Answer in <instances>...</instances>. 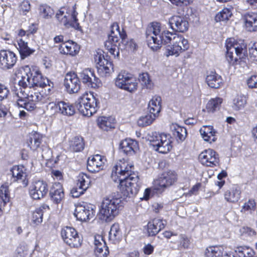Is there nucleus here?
I'll list each match as a JSON object with an SVG mask.
<instances>
[{
  "label": "nucleus",
  "instance_id": "c03bdc74",
  "mask_svg": "<svg viewBox=\"0 0 257 257\" xmlns=\"http://www.w3.org/2000/svg\"><path fill=\"white\" fill-rule=\"evenodd\" d=\"M172 133L173 135L178 142H182L184 141L187 135L186 128L177 124H173Z\"/></svg>",
  "mask_w": 257,
  "mask_h": 257
},
{
  "label": "nucleus",
  "instance_id": "6e6d98bb",
  "mask_svg": "<svg viewBox=\"0 0 257 257\" xmlns=\"http://www.w3.org/2000/svg\"><path fill=\"white\" fill-rule=\"evenodd\" d=\"M156 117H157L150 113L149 114L141 117L138 122L140 125L143 126H148L152 124Z\"/></svg>",
  "mask_w": 257,
  "mask_h": 257
},
{
  "label": "nucleus",
  "instance_id": "864d4df0",
  "mask_svg": "<svg viewBox=\"0 0 257 257\" xmlns=\"http://www.w3.org/2000/svg\"><path fill=\"white\" fill-rule=\"evenodd\" d=\"M39 10L40 15L45 19L50 18L54 14L53 9L46 5H41Z\"/></svg>",
  "mask_w": 257,
  "mask_h": 257
},
{
  "label": "nucleus",
  "instance_id": "393cba45",
  "mask_svg": "<svg viewBox=\"0 0 257 257\" xmlns=\"http://www.w3.org/2000/svg\"><path fill=\"white\" fill-rule=\"evenodd\" d=\"M94 253L96 257H107L109 254L108 247L101 235L94 237Z\"/></svg>",
  "mask_w": 257,
  "mask_h": 257
},
{
  "label": "nucleus",
  "instance_id": "f03ea898",
  "mask_svg": "<svg viewBox=\"0 0 257 257\" xmlns=\"http://www.w3.org/2000/svg\"><path fill=\"white\" fill-rule=\"evenodd\" d=\"M15 91L18 98L17 100L18 106L29 111L34 110L39 102L45 103L49 99L47 95L42 94L35 88L29 87L27 92L22 89L20 92L17 89Z\"/></svg>",
  "mask_w": 257,
  "mask_h": 257
},
{
  "label": "nucleus",
  "instance_id": "e433bc0d",
  "mask_svg": "<svg viewBox=\"0 0 257 257\" xmlns=\"http://www.w3.org/2000/svg\"><path fill=\"white\" fill-rule=\"evenodd\" d=\"M161 97L159 96H155L153 97L149 103V110L150 113L152 114L155 116L158 117L161 110Z\"/></svg>",
  "mask_w": 257,
  "mask_h": 257
},
{
  "label": "nucleus",
  "instance_id": "5fc2aeb1",
  "mask_svg": "<svg viewBox=\"0 0 257 257\" xmlns=\"http://www.w3.org/2000/svg\"><path fill=\"white\" fill-rule=\"evenodd\" d=\"M97 70L100 76L105 77L110 75L113 72V68L108 67L107 65H96Z\"/></svg>",
  "mask_w": 257,
  "mask_h": 257
},
{
  "label": "nucleus",
  "instance_id": "a18cd8bd",
  "mask_svg": "<svg viewBox=\"0 0 257 257\" xmlns=\"http://www.w3.org/2000/svg\"><path fill=\"white\" fill-rule=\"evenodd\" d=\"M76 181V184L86 191L90 187L92 182L90 177L83 172L79 174Z\"/></svg>",
  "mask_w": 257,
  "mask_h": 257
},
{
  "label": "nucleus",
  "instance_id": "39448f33",
  "mask_svg": "<svg viewBox=\"0 0 257 257\" xmlns=\"http://www.w3.org/2000/svg\"><path fill=\"white\" fill-rule=\"evenodd\" d=\"M93 94V92H85L78 98L76 102L78 110L84 116H91L99 109V100Z\"/></svg>",
  "mask_w": 257,
  "mask_h": 257
},
{
  "label": "nucleus",
  "instance_id": "680f3d73",
  "mask_svg": "<svg viewBox=\"0 0 257 257\" xmlns=\"http://www.w3.org/2000/svg\"><path fill=\"white\" fill-rule=\"evenodd\" d=\"M247 85L250 88H257V75H251L247 80Z\"/></svg>",
  "mask_w": 257,
  "mask_h": 257
},
{
  "label": "nucleus",
  "instance_id": "f3484780",
  "mask_svg": "<svg viewBox=\"0 0 257 257\" xmlns=\"http://www.w3.org/2000/svg\"><path fill=\"white\" fill-rule=\"evenodd\" d=\"M45 136L37 131H33L28 135L26 143L28 147L33 151L43 150L46 147L47 143L44 140Z\"/></svg>",
  "mask_w": 257,
  "mask_h": 257
},
{
  "label": "nucleus",
  "instance_id": "4be33fe9",
  "mask_svg": "<svg viewBox=\"0 0 257 257\" xmlns=\"http://www.w3.org/2000/svg\"><path fill=\"white\" fill-rule=\"evenodd\" d=\"M120 150L125 155L132 156L136 154L139 150V142L136 140L125 138L119 144Z\"/></svg>",
  "mask_w": 257,
  "mask_h": 257
},
{
  "label": "nucleus",
  "instance_id": "5701e85b",
  "mask_svg": "<svg viewBox=\"0 0 257 257\" xmlns=\"http://www.w3.org/2000/svg\"><path fill=\"white\" fill-rule=\"evenodd\" d=\"M169 23L171 28L176 32L184 33L189 27L187 18L181 16H173L169 19Z\"/></svg>",
  "mask_w": 257,
  "mask_h": 257
},
{
  "label": "nucleus",
  "instance_id": "20e7f679",
  "mask_svg": "<svg viewBox=\"0 0 257 257\" xmlns=\"http://www.w3.org/2000/svg\"><path fill=\"white\" fill-rule=\"evenodd\" d=\"M166 31L161 24L153 22L149 25L146 31L147 41L148 46L153 51H157L165 42Z\"/></svg>",
  "mask_w": 257,
  "mask_h": 257
},
{
  "label": "nucleus",
  "instance_id": "13d9d810",
  "mask_svg": "<svg viewBox=\"0 0 257 257\" xmlns=\"http://www.w3.org/2000/svg\"><path fill=\"white\" fill-rule=\"evenodd\" d=\"M86 191L78 185L77 184L73 187L70 191L72 196L73 198H78L84 194Z\"/></svg>",
  "mask_w": 257,
  "mask_h": 257
},
{
  "label": "nucleus",
  "instance_id": "3c124183",
  "mask_svg": "<svg viewBox=\"0 0 257 257\" xmlns=\"http://www.w3.org/2000/svg\"><path fill=\"white\" fill-rule=\"evenodd\" d=\"M0 201L4 206L10 201L9 188L6 184H3L0 187Z\"/></svg>",
  "mask_w": 257,
  "mask_h": 257
},
{
  "label": "nucleus",
  "instance_id": "a878e982",
  "mask_svg": "<svg viewBox=\"0 0 257 257\" xmlns=\"http://www.w3.org/2000/svg\"><path fill=\"white\" fill-rule=\"evenodd\" d=\"M49 194L51 199L54 203H60L65 197L63 185L59 182L53 183L50 188Z\"/></svg>",
  "mask_w": 257,
  "mask_h": 257
},
{
  "label": "nucleus",
  "instance_id": "49530a36",
  "mask_svg": "<svg viewBox=\"0 0 257 257\" xmlns=\"http://www.w3.org/2000/svg\"><path fill=\"white\" fill-rule=\"evenodd\" d=\"M233 8H224L220 12L218 13L215 16V19L216 22L226 21L232 16Z\"/></svg>",
  "mask_w": 257,
  "mask_h": 257
},
{
  "label": "nucleus",
  "instance_id": "4c0bfd02",
  "mask_svg": "<svg viewBox=\"0 0 257 257\" xmlns=\"http://www.w3.org/2000/svg\"><path fill=\"white\" fill-rule=\"evenodd\" d=\"M85 142L83 137L76 136L69 141V149L73 152H79L83 150Z\"/></svg>",
  "mask_w": 257,
  "mask_h": 257
},
{
  "label": "nucleus",
  "instance_id": "2f4dec72",
  "mask_svg": "<svg viewBox=\"0 0 257 257\" xmlns=\"http://www.w3.org/2000/svg\"><path fill=\"white\" fill-rule=\"evenodd\" d=\"M206 81L209 87L215 89L219 88L223 84L222 77L214 71H211L207 75Z\"/></svg>",
  "mask_w": 257,
  "mask_h": 257
},
{
  "label": "nucleus",
  "instance_id": "f704fd0d",
  "mask_svg": "<svg viewBox=\"0 0 257 257\" xmlns=\"http://www.w3.org/2000/svg\"><path fill=\"white\" fill-rule=\"evenodd\" d=\"M248 97L242 94H237L232 99L231 107L234 110L239 111L244 108L247 103Z\"/></svg>",
  "mask_w": 257,
  "mask_h": 257
},
{
  "label": "nucleus",
  "instance_id": "8fccbe9b",
  "mask_svg": "<svg viewBox=\"0 0 257 257\" xmlns=\"http://www.w3.org/2000/svg\"><path fill=\"white\" fill-rule=\"evenodd\" d=\"M139 79L143 86L148 89H152L154 84L150 78L149 74L147 72L142 73L139 75Z\"/></svg>",
  "mask_w": 257,
  "mask_h": 257
},
{
  "label": "nucleus",
  "instance_id": "052dcab7",
  "mask_svg": "<svg viewBox=\"0 0 257 257\" xmlns=\"http://www.w3.org/2000/svg\"><path fill=\"white\" fill-rule=\"evenodd\" d=\"M59 101L56 100L49 102L47 109L50 110L53 113H59Z\"/></svg>",
  "mask_w": 257,
  "mask_h": 257
},
{
  "label": "nucleus",
  "instance_id": "09e8293b",
  "mask_svg": "<svg viewBox=\"0 0 257 257\" xmlns=\"http://www.w3.org/2000/svg\"><path fill=\"white\" fill-rule=\"evenodd\" d=\"M235 252L237 257H255L253 250L246 246L236 247Z\"/></svg>",
  "mask_w": 257,
  "mask_h": 257
},
{
  "label": "nucleus",
  "instance_id": "c756f323",
  "mask_svg": "<svg viewBox=\"0 0 257 257\" xmlns=\"http://www.w3.org/2000/svg\"><path fill=\"white\" fill-rule=\"evenodd\" d=\"M200 134L204 141L210 144L217 140V132L211 125H204L200 130Z\"/></svg>",
  "mask_w": 257,
  "mask_h": 257
},
{
  "label": "nucleus",
  "instance_id": "37998d69",
  "mask_svg": "<svg viewBox=\"0 0 257 257\" xmlns=\"http://www.w3.org/2000/svg\"><path fill=\"white\" fill-rule=\"evenodd\" d=\"M59 114L72 116L75 113V107L74 105L65 101H59Z\"/></svg>",
  "mask_w": 257,
  "mask_h": 257
},
{
  "label": "nucleus",
  "instance_id": "cd10ccee",
  "mask_svg": "<svg viewBox=\"0 0 257 257\" xmlns=\"http://www.w3.org/2000/svg\"><path fill=\"white\" fill-rule=\"evenodd\" d=\"M241 190L237 185H233L224 193L225 200L229 203H235L241 197Z\"/></svg>",
  "mask_w": 257,
  "mask_h": 257
},
{
  "label": "nucleus",
  "instance_id": "6ab92c4d",
  "mask_svg": "<svg viewBox=\"0 0 257 257\" xmlns=\"http://www.w3.org/2000/svg\"><path fill=\"white\" fill-rule=\"evenodd\" d=\"M64 86L66 91L70 94L78 92L81 85L77 74L74 72H68L65 77Z\"/></svg>",
  "mask_w": 257,
  "mask_h": 257
},
{
  "label": "nucleus",
  "instance_id": "dca6fc26",
  "mask_svg": "<svg viewBox=\"0 0 257 257\" xmlns=\"http://www.w3.org/2000/svg\"><path fill=\"white\" fill-rule=\"evenodd\" d=\"M49 191L47 183L43 180L34 181L29 189V195L33 200H41L45 197Z\"/></svg>",
  "mask_w": 257,
  "mask_h": 257
},
{
  "label": "nucleus",
  "instance_id": "ea45409f",
  "mask_svg": "<svg viewBox=\"0 0 257 257\" xmlns=\"http://www.w3.org/2000/svg\"><path fill=\"white\" fill-rule=\"evenodd\" d=\"M226 251L222 245L210 246L206 248L205 254L206 257H223Z\"/></svg>",
  "mask_w": 257,
  "mask_h": 257
},
{
  "label": "nucleus",
  "instance_id": "9b49d317",
  "mask_svg": "<svg viewBox=\"0 0 257 257\" xmlns=\"http://www.w3.org/2000/svg\"><path fill=\"white\" fill-rule=\"evenodd\" d=\"M115 86L130 93L136 91L138 88V82L134 75L125 71H121L115 79Z\"/></svg>",
  "mask_w": 257,
  "mask_h": 257
},
{
  "label": "nucleus",
  "instance_id": "69168bd1",
  "mask_svg": "<svg viewBox=\"0 0 257 257\" xmlns=\"http://www.w3.org/2000/svg\"><path fill=\"white\" fill-rule=\"evenodd\" d=\"M9 94L8 88L4 84L0 83V101L7 98Z\"/></svg>",
  "mask_w": 257,
  "mask_h": 257
},
{
  "label": "nucleus",
  "instance_id": "58836bf2",
  "mask_svg": "<svg viewBox=\"0 0 257 257\" xmlns=\"http://www.w3.org/2000/svg\"><path fill=\"white\" fill-rule=\"evenodd\" d=\"M49 209V206L46 204H43L39 207L37 208L32 212V222L36 225L41 223L43 221L44 210Z\"/></svg>",
  "mask_w": 257,
  "mask_h": 257
},
{
  "label": "nucleus",
  "instance_id": "de8ad7c7",
  "mask_svg": "<svg viewBox=\"0 0 257 257\" xmlns=\"http://www.w3.org/2000/svg\"><path fill=\"white\" fill-rule=\"evenodd\" d=\"M256 208L257 203L255 200L253 198H250L243 204L240 210V212L242 213H249L251 214L256 211Z\"/></svg>",
  "mask_w": 257,
  "mask_h": 257
},
{
  "label": "nucleus",
  "instance_id": "f257e3e1",
  "mask_svg": "<svg viewBox=\"0 0 257 257\" xmlns=\"http://www.w3.org/2000/svg\"><path fill=\"white\" fill-rule=\"evenodd\" d=\"M111 178L114 182L119 183L118 188L121 194L125 197L136 195L142 185L133 163L124 159L120 160L112 167Z\"/></svg>",
  "mask_w": 257,
  "mask_h": 257
},
{
  "label": "nucleus",
  "instance_id": "7c9ffc66",
  "mask_svg": "<svg viewBox=\"0 0 257 257\" xmlns=\"http://www.w3.org/2000/svg\"><path fill=\"white\" fill-rule=\"evenodd\" d=\"M23 71L22 70L19 69L17 70L15 73V80L21 78V79L18 81V84L21 87L19 89H18L16 88L13 89V91H14L15 93V90L16 89H17L19 92L21 89L22 90H25L26 92L28 91L29 87L28 88V82L29 85H31L30 77L27 73H25V75H23Z\"/></svg>",
  "mask_w": 257,
  "mask_h": 257
},
{
  "label": "nucleus",
  "instance_id": "72a5a7b5",
  "mask_svg": "<svg viewBox=\"0 0 257 257\" xmlns=\"http://www.w3.org/2000/svg\"><path fill=\"white\" fill-rule=\"evenodd\" d=\"M98 127L105 131L115 128V120L111 117L100 116L97 119Z\"/></svg>",
  "mask_w": 257,
  "mask_h": 257
},
{
  "label": "nucleus",
  "instance_id": "c9c22d12",
  "mask_svg": "<svg viewBox=\"0 0 257 257\" xmlns=\"http://www.w3.org/2000/svg\"><path fill=\"white\" fill-rule=\"evenodd\" d=\"M122 237V231L118 223H113L109 232V239L113 244L119 242Z\"/></svg>",
  "mask_w": 257,
  "mask_h": 257
},
{
  "label": "nucleus",
  "instance_id": "9d476101",
  "mask_svg": "<svg viewBox=\"0 0 257 257\" xmlns=\"http://www.w3.org/2000/svg\"><path fill=\"white\" fill-rule=\"evenodd\" d=\"M150 142L153 149L161 154H167L172 149L171 137L167 134L153 133Z\"/></svg>",
  "mask_w": 257,
  "mask_h": 257
},
{
  "label": "nucleus",
  "instance_id": "c85d7f7f",
  "mask_svg": "<svg viewBox=\"0 0 257 257\" xmlns=\"http://www.w3.org/2000/svg\"><path fill=\"white\" fill-rule=\"evenodd\" d=\"M244 27L250 32L257 31V13L249 12L243 16Z\"/></svg>",
  "mask_w": 257,
  "mask_h": 257
},
{
  "label": "nucleus",
  "instance_id": "1a4fd4ad",
  "mask_svg": "<svg viewBox=\"0 0 257 257\" xmlns=\"http://www.w3.org/2000/svg\"><path fill=\"white\" fill-rule=\"evenodd\" d=\"M76 5L72 7H62L57 12L56 17L57 20L66 28L72 27L78 29L79 24L78 23Z\"/></svg>",
  "mask_w": 257,
  "mask_h": 257
},
{
  "label": "nucleus",
  "instance_id": "6e6552de",
  "mask_svg": "<svg viewBox=\"0 0 257 257\" xmlns=\"http://www.w3.org/2000/svg\"><path fill=\"white\" fill-rule=\"evenodd\" d=\"M170 44L172 45L166 52V56H178L180 52L188 49L189 45L188 40L182 36L178 35L175 33L167 32L165 35V42L164 44Z\"/></svg>",
  "mask_w": 257,
  "mask_h": 257
},
{
  "label": "nucleus",
  "instance_id": "4468645a",
  "mask_svg": "<svg viewBox=\"0 0 257 257\" xmlns=\"http://www.w3.org/2000/svg\"><path fill=\"white\" fill-rule=\"evenodd\" d=\"M198 159L200 163L206 167L214 168L220 165L219 154L211 149H206L202 152Z\"/></svg>",
  "mask_w": 257,
  "mask_h": 257
},
{
  "label": "nucleus",
  "instance_id": "bb28decb",
  "mask_svg": "<svg viewBox=\"0 0 257 257\" xmlns=\"http://www.w3.org/2000/svg\"><path fill=\"white\" fill-rule=\"evenodd\" d=\"M59 49L61 54L75 56L78 53L80 47L76 43L72 41H68L62 43Z\"/></svg>",
  "mask_w": 257,
  "mask_h": 257
},
{
  "label": "nucleus",
  "instance_id": "0e129e2a",
  "mask_svg": "<svg viewBox=\"0 0 257 257\" xmlns=\"http://www.w3.org/2000/svg\"><path fill=\"white\" fill-rule=\"evenodd\" d=\"M170 2L178 7L186 6L192 3L193 0H169Z\"/></svg>",
  "mask_w": 257,
  "mask_h": 257
},
{
  "label": "nucleus",
  "instance_id": "bf43d9fd",
  "mask_svg": "<svg viewBox=\"0 0 257 257\" xmlns=\"http://www.w3.org/2000/svg\"><path fill=\"white\" fill-rule=\"evenodd\" d=\"M249 57L253 62H257V42L254 43L249 49Z\"/></svg>",
  "mask_w": 257,
  "mask_h": 257
},
{
  "label": "nucleus",
  "instance_id": "a19ab883",
  "mask_svg": "<svg viewBox=\"0 0 257 257\" xmlns=\"http://www.w3.org/2000/svg\"><path fill=\"white\" fill-rule=\"evenodd\" d=\"M17 57L11 51L2 50L0 52V64H15Z\"/></svg>",
  "mask_w": 257,
  "mask_h": 257
},
{
  "label": "nucleus",
  "instance_id": "774afa93",
  "mask_svg": "<svg viewBox=\"0 0 257 257\" xmlns=\"http://www.w3.org/2000/svg\"><path fill=\"white\" fill-rule=\"evenodd\" d=\"M30 9V4L28 1H23L19 6L20 11L23 13L29 12Z\"/></svg>",
  "mask_w": 257,
  "mask_h": 257
},
{
  "label": "nucleus",
  "instance_id": "0eeeda50",
  "mask_svg": "<svg viewBox=\"0 0 257 257\" xmlns=\"http://www.w3.org/2000/svg\"><path fill=\"white\" fill-rule=\"evenodd\" d=\"M178 174L174 170L163 172L154 180L153 191L157 194L163 193L168 188L174 185L178 180Z\"/></svg>",
  "mask_w": 257,
  "mask_h": 257
},
{
  "label": "nucleus",
  "instance_id": "ddd939ff",
  "mask_svg": "<svg viewBox=\"0 0 257 257\" xmlns=\"http://www.w3.org/2000/svg\"><path fill=\"white\" fill-rule=\"evenodd\" d=\"M61 235L64 242L71 248H78L82 244V237L74 227H64L61 229Z\"/></svg>",
  "mask_w": 257,
  "mask_h": 257
},
{
  "label": "nucleus",
  "instance_id": "a211bd4d",
  "mask_svg": "<svg viewBox=\"0 0 257 257\" xmlns=\"http://www.w3.org/2000/svg\"><path fill=\"white\" fill-rule=\"evenodd\" d=\"M96 207L91 204L76 206L74 215L77 219L81 221H86L94 217Z\"/></svg>",
  "mask_w": 257,
  "mask_h": 257
},
{
  "label": "nucleus",
  "instance_id": "4d7b16f0",
  "mask_svg": "<svg viewBox=\"0 0 257 257\" xmlns=\"http://www.w3.org/2000/svg\"><path fill=\"white\" fill-rule=\"evenodd\" d=\"M190 240L185 234L180 235L179 247L184 249H188L190 245Z\"/></svg>",
  "mask_w": 257,
  "mask_h": 257
},
{
  "label": "nucleus",
  "instance_id": "338daca9",
  "mask_svg": "<svg viewBox=\"0 0 257 257\" xmlns=\"http://www.w3.org/2000/svg\"><path fill=\"white\" fill-rule=\"evenodd\" d=\"M154 246L151 243L145 244L142 249L144 253L147 255L152 254L154 252Z\"/></svg>",
  "mask_w": 257,
  "mask_h": 257
},
{
  "label": "nucleus",
  "instance_id": "423d86ee",
  "mask_svg": "<svg viewBox=\"0 0 257 257\" xmlns=\"http://www.w3.org/2000/svg\"><path fill=\"white\" fill-rule=\"evenodd\" d=\"M124 208V202L121 198L109 196L103 198L101 204L103 219L106 221L112 220Z\"/></svg>",
  "mask_w": 257,
  "mask_h": 257
},
{
  "label": "nucleus",
  "instance_id": "b1692460",
  "mask_svg": "<svg viewBox=\"0 0 257 257\" xmlns=\"http://www.w3.org/2000/svg\"><path fill=\"white\" fill-rule=\"evenodd\" d=\"M80 77L83 84L92 88H98L101 84L100 81L96 78L93 71L85 69L80 73Z\"/></svg>",
  "mask_w": 257,
  "mask_h": 257
},
{
  "label": "nucleus",
  "instance_id": "f8f14e48",
  "mask_svg": "<svg viewBox=\"0 0 257 257\" xmlns=\"http://www.w3.org/2000/svg\"><path fill=\"white\" fill-rule=\"evenodd\" d=\"M122 35L119 30L118 24L114 23L111 26L110 33L105 43V47L109 53L115 58L118 56V48L117 44Z\"/></svg>",
  "mask_w": 257,
  "mask_h": 257
},
{
  "label": "nucleus",
  "instance_id": "603ef678",
  "mask_svg": "<svg viewBox=\"0 0 257 257\" xmlns=\"http://www.w3.org/2000/svg\"><path fill=\"white\" fill-rule=\"evenodd\" d=\"M93 62L95 64H111L112 62L104 57V52L102 50L98 49L94 52L93 55Z\"/></svg>",
  "mask_w": 257,
  "mask_h": 257
},
{
  "label": "nucleus",
  "instance_id": "412c9836",
  "mask_svg": "<svg viewBox=\"0 0 257 257\" xmlns=\"http://www.w3.org/2000/svg\"><path fill=\"white\" fill-rule=\"evenodd\" d=\"M106 157L99 154L90 156L87 160V169L91 173L98 172L103 169Z\"/></svg>",
  "mask_w": 257,
  "mask_h": 257
},
{
  "label": "nucleus",
  "instance_id": "7ed1b4c3",
  "mask_svg": "<svg viewBox=\"0 0 257 257\" xmlns=\"http://www.w3.org/2000/svg\"><path fill=\"white\" fill-rule=\"evenodd\" d=\"M226 58L229 63H246L247 45L243 40L234 38L225 41Z\"/></svg>",
  "mask_w": 257,
  "mask_h": 257
},
{
  "label": "nucleus",
  "instance_id": "2eb2a0df",
  "mask_svg": "<svg viewBox=\"0 0 257 257\" xmlns=\"http://www.w3.org/2000/svg\"><path fill=\"white\" fill-rule=\"evenodd\" d=\"M167 225V221L162 218H154L150 220L144 227V233L147 237L156 236L163 230Z\"/></svg>",
  "mask_w": 257,
  "mask_h": 257
},
{
  "label": "nucleus",
  "instance_id": "473e14b6",
  "mask_svg": "<svg viewBox=\"0 0 257 257\" xmlns=\"http://www.w3.org/2000/svg\"><path fill=\"white\" fill-rule=\"evenodd\" d=\"M13 182L24 181L27 176L26 169L23 165H15L11 169Z\"/></svg>",
  "mask_w": 257,
  "mask_h": 257
},
{
  "label": "nucleus",
  "instance_id": "e2e57ef3",
  "mask_svg": "<svg viewBox=\"0 0 257 257\" xmlns=\"http://www.w3.org/2000/svg\"><path fill=\"white\" fill-rule=\"evenodd\" d=\"M35 50L31 49L28 46L25 47L24 49L20 51V54L22 59H24L26 57L30 56L34 52Z\"/></svg>",
  "mask_w": 257,
  "mask_h": 257
},
{
  "label": "nucleus",
  "instance_id": "aec40b11",
  "mask_svg": "<svg viewBox=\"0 0 257 257\" xmlns=\"http://www.w3.org/2000/svg\"><path fill=\"white\" fill-rule=\"evenodd\" d=\"M31 76L32 77V82H31V86L29 87L35 88V87H39L44 88L49 86L48 89L49 93H51V89L54 87V83L47 78L44 77L39 70H36L34 73H31Z\"/></svg>",
  "mask_w": 257,
  "mask_h": 257
},
{
  "label": "nucleus",
  "instance_id": "79ce46f5",
  "mask_svg": "<svg viewBox=\"0 0 257 257\" xmlns=\"http://www.w3.org/2000/svg\"><path fill=\"white\" fill-rule=\"evenodd\" d=\"M223 99L219 97L211 98L207 102L206 109L208 113H214L220 110Z\"/></svg>",
  "mask_w": 257,
  "mask_h": 257
}]
</instances>
